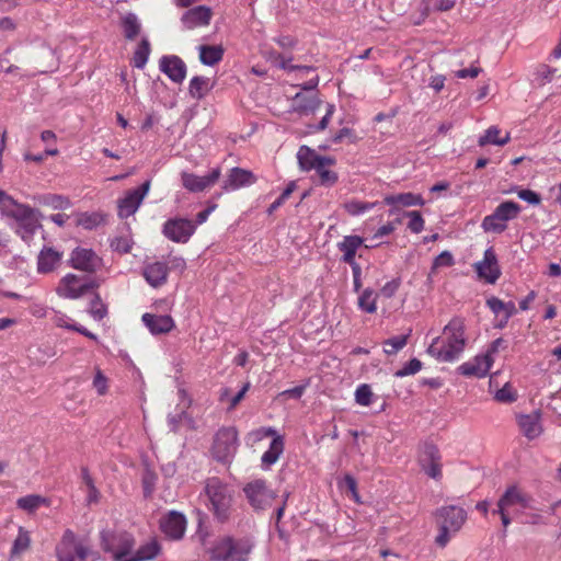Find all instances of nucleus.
I'll return each instance as SVG.
<instances>
[{"instance_id":"nucleus-1","label":"nucleus","mask_w":561,"mask_h":561,"mask_svg":"<svg viewBox=\"0 0 561 561\" xmlns=\"http://www.w3.org/2000/svg\"><path fill=\"white\" fill-rule=\"evenodd\" d=\"M465 319L454 317L443 329V335L435 337L427 352L438 362L453 363L462 354L467 339Z\"/></svg>"},{"instance_id":"nucleus-2","label":"nucleus","mask_w":561,"mask_h":561,"mask_svg":"<svg viewBox=\"0 0 561 561\" xmlns=\"http://www.w3.org/2000/svg\"><path fill=\"white\" fill-rule=\"evenodd\" d=\"M253 543L245 537L222 536L208 549L211 561H248Z\"/></svg>"},{"instance_id":"nucleus-3","label":"nucleus","mask_w":561,"mask_h":561,"mask_svg":"<svg viewBox=\"0 0 561 561\" xmlns=\"http://www.w3.org/2000/svg\"><path fill=\"white\" fill-rule=\"evenodd\" d=\"M204 491L208 500L207 507L214 514V517L219 523L227 522L231 514L233 501L231 488L219 478L213 477L206 480Z\"/></svg>"},{"instance_id":"nucleus-4","label":"nucleus","mask_w":561,"mask_h":561,"mask_svg":"<svg viewBox=\"0 0 561 561\" xmlns=\"http://www.w3.org/2000/svg\"><path fill=\"white\" fill-rule=\"evenodd\" d=\"M439 534L435 542L444 548L450 540L451 535L457 534L467 520V512L456 505L442 506L435 513Z\"/></svg>"},{"instance_id":"nucleus-5","label":"nucleus","mask_w":561,"mask_h":561,"mask_svg":"<svg viewBox=\"0 0 561 561\" xmlns=\"http://www.w3.org/2000/svg\"><path fill=\"white\" fill-rule=\"evenodd\" d=\"M531 507V499L517 486L508 488L505 493L497 501V507L493 514H499L504 527V535L506 528L511 524L510 515H518L524 510Z\"/></svg>"},{"instance_id":"nucleus-6","label":"nucleus","mask_w":561,"mask_h":561,"mask_svg":"<svg viewBox=\"0 0 561 561\" xmlns=\"http://www.w3.org/2000/svg\"><path fill=\"white\" fill-rule=\"evenodd\" d=\"M0 210L2 215L11 217L20 222L28 233H33L37 227V216L32 207L18 203L13 197L0 190Z\"/></svg>"},{"instance_id":"nucleus-7","label":"nucleus","mask_w":561,"mask_h":561,"mask_svg":"<svg viewBox=\"0 0 561 561\" xmlns=\"http://www.w3.org/2000/svg\"><path fill=\"white\" fill-rule=\"evenodd\" d=\"M522 208L513 201L501 203L491 215L483 218L481 227L485 232L502 233L507 222L518 217Z\"/></svg>"},{"instance_id":"nucleus-8","label":"nucleus","mask_w":561,"mask_h":561,"mask_svg":"<svg viewBox=\"0 0 561 561\" xmlns=\"http://www.w3.org/2000/svg\"><path fill=\"white\" fill-rule=\"evenodd\" d=\"M99 286L100 283L95 279L68 273L60 278L56 287V294L61 298L76 300Z\"/></svg>"},{"instance_id":"nucleus-9","label":"nucleus","mask_w":561,"mask_h":561,"mask_svg":"<svg viewBox=\"0 0 561 561\" xmlns=\"http://www.w3.org/2000/svg\"><path fill=\"white\" fill-rule=\"evenodd\" d=\"M238 431L233 426L221 427L214 436L211 454L221 462L230 461L237 453Z\"/></svg>"},{"instance_id":"nucleus-10","label":"nucleus","mask_w":561,"mask_h":561,"mask_svg":"<svg viewBox=\"0 0 561 561\" xmlns=\"http://www.w3.org/2000/svg\"><path fill=\"white\" fill-rule=\"evenodd\" d=\"M89 553L88 547L77 540L76 534L71 529L65 530L61 540L56 548L58 561H85Z\"/></svg>"},{"instance_id":"nucleus-11","label":"nucleus","mask_w":561,"mask_h":561,"mask_svg":"<svg viewBox=\"0 0 561 561\" xmlns=\"http://www.w3.org/2000/svg\"><path fill=\"white\" fill-rule=\"evenodd\" d=\"M319 84V77L310 79L302 85V90L310 91L309 93L298 92L291 99L290 108L300 115H309L313 113L320 105L321 101L313 90Z\"/></svg>"},{"instance_id":"nucleus-12","label":"nucleus","mask_w":561,"mask_h":561,"mask_svg":"<svg viewBox=\"0 0 561 561\" xmlns=\"http://www.w3.org/2000/svg\"><path fill=\"white\" fill-rule=\"evenodd\" d=\"M136 540L127 531L117 534H102V547L105 551L112 552L114 560L127 557L135 548Z\"/></svg>"},{"instance_id":"nucleus-13","label":"nucleus","mask_w":561,"mask_h":561,"mask_svg":"<svg viewBox=\"0 0 561 561\" xmlns=\"http://www.w3.org/2000/svg\"><path fill=\"white\" fill-rule=\"evenodd\" d=\"M243 492L251 506L255 510H265L272 504L274 499V492L267 486L266 481L263 479H255L248 482L243 488Z\"/></svg>"},{"instance_id":"nucleus-14","label":"nucleus","mask_w":561,"mask_h":561,"mask_svg":"<svg viewBox=\"0 0 561 561\" xmlns=\"http://www.w3.org/2000/svg\"><path fill=\"white\" fill-rule=\"evenodd\" d=\"M182 186L191 193H202L213 187L221 176V168L216 167L206 175L183 171L180 174Z\"/></svg>"},{"instance_id":"nucleus-15","label":"nucleus","mask_w":561,"mask_h":561,"mask_svg":"<svg viewBox=\"0 0 561 561\" xmlns=\"http://www.w3.org/2000/svg\"><path fill=\"white\" fill-rule=\"evenodd\" d=\"M69 265L85 273H95L103 266V260L91 249L78 247L72 250Z\"/></svg>"},{"instance_id":"nucleus-16","label":"nucleus","mask_w":561,"mask_h":561,"mask_svg":"<svg viewBox=\"0 0 561 561\" xmlns=\"http://www.w3.org/2000/svg\"><path fill=\"white\" fill-rule=\"evenodd\" d=\"M196 225L186 218L169 219L163 225V234L173 242L186 243L194 234Z\"/></svg>"},{"instance_id":"nucleus-17","label":"nucleus","mask_w":561,"mask_h":561,"mask_svg":"<svg viewBox=\"0 0 561 561\" xmlns=\"http://www.w3.org/2000/svg\"><path fill=\"white\" fill-rule=\"evenodd\" d=\"M150 185L151 182L146 181L139 187L126 192L125 196L118 202V216L121 218H128L137 211L148 194Z\"/></svg>"},{"instance_id":"nucleus-18","label":"nucleus","mask_w":561,"mask_h":561,"mask_svg":"<svg viewBox=\"0 0 561 561\" xmlns=\"http://www.w3.org/2000/svg\"><path fill=\"white\" fill-rule=\"evenodd\" d=\"M187 520L184 514L170 511L160 518L159 527L170 540H180L184 537Z\"/></svg>"},{"instance_id":"nucleus-19","label":"nucleus","mask_w":561,"mask_h":561,"mask_svg":"<svg viewBox=\"0 0 561 561\" xmlns=\"http://www.w3.org/2000/svg\"><path fill=\"white\" fill-rule=\"evenodd\" d=\"M419 463L432 479L439 480L442 478V456L435 445L424 444L419 456Z\"/></svg>"},{"instance_id":"nucleus-20","label":"nucleus","mask_w":561,"mask_h":561,"mask_svg":"<svg viewBox=\"0 0 561 561\" xmlns=\"http://www.w3.org/2000/svg\"><path fill=\"white\" fill-rule=\"evenodd\" d=\"M473 266L478 276L489 284H494L501 276V270L493 248L486 249L483 260L477 262Z\"/></svg>"},{"instance_id":"nucleus-21","label":"nucleus","mask_w":561,"mask_h":561,"mask_svg":"<svg viewBox=\"0 0 561 561\" xmlns=\"http://www.w3.org/2000/svg\"><path fill=\"white\" fill-rule=\"evenodd\" d=\"M256 181L257 178L252 171L236 167L229 170L221 188L224 192H232L244 186H250Z\"/></svg>"},{"instance_id":"nucleus-22","label":"nucleus","mask_w":561,"mask_h":561,"mask_svg":"<svg viewBox=\"0 0 561 561\" xmlns=\"http://www.w3.org/2000/svg\"><path fill=\"white\" fill-rule=\"evenodd\" d=\"M213 18V11L209 7L197 5L185 11L181 18V22L186 30L207 26Z\"/></svg>"},{"instance_id":"nucleus-23","label":"nucleus","mask_w":561,"mask_h":561,"mask_svg":"<svg viewBox=\"0 0 561 561\" xmlns=\"http://www.w3.org/2000/svg\"><path fill=\"white\" fill-rule=\"evenodd\" d=\"M493 357L490 354L476 356L472 360L466 362L458 367L461 375L467 377H485L493 365Z\"/></svg>"},{"instance_id":"nucleus-24","label":"nucleus","mask_w":561,"mask_h":561,"mask_svg":"<svg viewBox=\"0 0 561 561\" xmlns=\"http://www.w3.org/2000/svg\"><path fill=\"white\" fill-rule=\"evenodd\" d=\"M160 70L176 83H181L186 76V66L178 56H163L160 59Z\"/></svg>"},{"instance_id":"nucleus-25","label":"nucleus","mask_w":561,"mask_h":561,"mask_svg":"<svg viewBox=\"0 0 561 561\" xmlns=\"http://www.w3.org/2000/svg\"><path fill=\"white\" fill-rule=\"evenodd\" d=\"M62 260V252L50 247L41 250L37 256V272L39 274H48L57 270Z\"/></svg>"},{"instance_id":"nucleus-26","label":"nucleus","mask_w":561,"mask_h":561,"mask_svg":"<svg viewBox=\"0 0 561 561\" xmlns=\"http://www.w3.org/2000/svg\"><path fill=\"white\" fill-rule=\"evenodd\" d=\"M141 320L153 335L169 333L175 327L173 318L167 314L158 316L147 312L142 314Z\"/></svg>"},{"instance_id":"nucleus-27","label":"nucleus","mask_w":561,"mask_h":561,"mask_svg":"<svg viewBox=\"0 0 561 561\" xmlns=\"http://www.w3.org/2000/svg\"><path fill=\"white\" fill-rule=\"evenodd\" d=\"M364 239L356 234L345 236L342 241L336 244L337 250L342 253L341 261L348 264H358L355 261L357 250L363 245Z\"/></svg>"},{"instance_id":"nucleus-28","label":"nucleus","mask_w":561,"mask_h":561,"mask_svg":"<svg viewBox=\"0 0 561 561\" xmlns=\"http://www.w3.org/2000/svg\"><path fill=\"white\" fill-rule=\"evenodd\" d=\"M457 0H422L421 13L417 18L412 16L414 25H421L431 12H446L456 5Z\"/></svg>"},{"instance_id":"nucleus-29","label":"nucleus","mask_w":561,"mask_h":561,"mask_svg":"<svg viewBox=\"0 0 561 561\" xmlns=\"http://www.w3.org/2000/svg\"><path fill=\"white\" fill-rule=\"evenodd\" d=\"M517 424L519 426L520 432L528 439L537 438L542 432L539 412L519 415L517 417Z\"/></svg>"},{"instance_id":"nucleus-30","label":"nucleus","mask_w":561,"mask_h":561,"mask_svg":"<svg viewBox=\"0 0 561 561\" xmlns=\"http://www.w3.org/2000/svg\"><path fill=\"white\" fill-rule=\"evenodd\" d=\"M169 268L163 262L148 264L144 270V277L152 287H159L167 282Z\"/></svg>"},{"instance_id":"nucleus-31","label":"nucleus","mask_w":561,"mask_h":561,"mask_svg":"<svg viewBox=\"0 0 561 561\" xmlns=\"http://www.w3.org/2000/svg\"><path fill=\"white\" fill-rule=\"evenodd\" d=\"M486 306L494 314L503 316L499 324L500 328H503L507 323L508 319L517 312L513 301L504 302L497 297L489 298L486 300Z\"/></svg>"},{"instance_id":"nucleus-32","label":"nucleus","mask_w":561,"mask_h":561,"mask_svg":"<svg viewBox=\"0 0 561 561\" xmlns=\"http://www.w3.org/2000/svg\"><path fill=\"white\" fill-rule=\"evenodd\" d=\"M327 157L319 156L313 149L301 146L297 152L299 167L302 171L314 170Z\"/></svg>"},{"instance_id":"nucleus-33","label":"nucleus","mask_w":561,"mask_h":561,"mask_svg":"<svg viewBox=\"0 0 561 561\" xmlns=\"http://www.w3.org/2000/svg\"><path fill=\"white\" fill-rule=\"evenodd\" d=\"M33 201L45 207H49L51 209L65 210L71 206V203L68 197L60 194H42L33 196Z\"/></svg>"},{"instance_id":"nucleus-34","label":"nucleus","mask_w":561,"mask_h":561,"mask_svg":"<svg viewBox=\"0 0 561 561\" xmlns=\"http://www.w3.org/2000/svg\"><path fill=\"white\" fill-rule=\"evenodd\" d=\"M285 443L283 436H276L272 439L268 449L262 455L261 461L264 468H270L276 463L284 453Z\"/></svg>"},{"instance_id":"nucleus-35","label":"nucleus","mask_w":561,"mask_h":561,"mask_svg":"<svg viewBox=\"0 0 561 561\" xmlns=\"http://www.w3.org/2000/svg\"><path fill=\"white\" fill-rule=\"evenodd\" d=\"M335 164L333 158L327 157L316 169V173L319 178V183L323 186H332L337 182V173L329 169Z\"/></svg>"},{"instance_id":"nucleus-36","label":"nucleus","mask_w":561,"mask_h":561,"mask_svg":"<svg viewBox=\"0 0 561 561\" xmlns=\"http://www.w3.org/2000/svg\"><path fill=\"white\" fill-rule=\"evenodd\" d=\"M383 203L390 206H423L424 199L421 195H415L413 193H400L397 195H387L383 198Z\"/></svg>"},{"instance_id":"nucleus-37","label":"nucleus","mask_w":561,"mask_h":561,"mask_svg":"<svg viewBox=\"0 0 561 561\" xmlns=\"http://www.w3.org/2000/svg\"><path fill=\"white\" fill-rule=\"evenodd\" d=\"M199 60L203 65L215 66L222 60L225 49L221 45H201Z\"/></svg>"},{"instance_id":"nucleus-38","label":"nucleus","mask_w":561,"mask_h":561,"mask_svg":"<svg viewBox=\"0 0 561 561\" xmlns=\"http://www.w3.org/2000/svg\"><path fill=\"white\" fill-rule=\"evenodd\" d=\"M81 478H82V483L84 485V491L87 493L85 504L88 506L99 504L100 500H101V492L96 488L95 482H94L92 476L90 474L88 468L83 467L81 469Z\"/></svg>"},{"instance_id":"nucleus-39","label":"nucleus","mask_w":561,"mask_h":561,"mask_svg":"<svg viewBox=\"0 0 561 561\" xmlns=\"http://www.w3.org/2000/svg\"><path fill=\"white\" fill-rule=\"evenodd\" d=\"M162 551V547L157 538H151L146 543L141 545L136 551L135 556L139 561H151L156 559Z\"/></svg>"},{"instance_id":"nucleus-40","label":"nucleus","mask_w":561,"mask_h":561,"mask_svg":"<svg viewBox=\"0 0 561 561\" xmlns=\"http://www.w3.org/2000/svg\"><path fill=\"white\" fill-rule=\"evenodd\" d=\"M501 130L496 126H491L485 130V134L481 136L478 140L480 147H484L485 145L492 144L497 146L506 145L511 137L510 134L506 133L504 137H500Z\"/></svg>"},{"instance_id":"nucleus-41","label":"nucleus","mask_w":561,"mask_h":561,"mask_svg":"<svg viewBox=\"0 0 561 561\" xmlns=\"http://www.w3.org/2000/svg\"><path fill=\"white\" fill-rule=\"evenodd\" d=\"M16 505L19 508L24 510L28 513L35 512L41 506H48L49 501L48 499L37 495V494H31L23 497H20L16 501Z\"/></svg>"},{"instance_id":"nucleus-42","label":"nucleus","mask_w":561,"mask_h":561,"mask_svg":"<svg viewBox=\"0 0 561 561\" xmlns=\"http://www.w3.org/2000/svg\"><path fill=\"white\" fill-rule=\"evenodd\" d=\"M31 547L30 533L23 527L19 528V534L11 548V558L20 557L22 553L27 551Z\"/></svg>"},{"instance_id":"nucleus-43","label":"nucleus","mask_w":561,"mask_h":561,"mask_svg":"<svg viewBox=\"0 0 561 561\" xmlns=\"http://www.w3.org/2000/svg\"><path fill=\"white\" fill-rule=\"evenodd\" d=\"M210 79L206 77H194L190 82V94L192 98L201 100L210 90Z\"/></svg>"},{"instance_id":"nucleus-44","label":"nucleus","mask_w":561,"mask_h":561,"mask_svg":"<svg viewBox=\"0 0 561 561\" xmlns=\"http://www.w3.org/2000/svg\"><path fill=\"white\" fill-rule=\"evenodd\" d=\"M122 27L125 38L133 41L140 33L141 25L135 14L128 13L122 19Z\"/></svg>"},{"instance_id":"nucleus-45","label":"nucleus","mask_w":561,"mask_h":561,"mask_svg":"<svg viewBox=\"0 0 561 561\" xmlns=\"http://www.w3.org/2000/svg\"><path fill=\"white\" fill-rule=\"evenodd\" d=\"M151 53L150 43L147 38H142L141 42L138 44L136 50L134 51L133 56V66L142 69L149 58V55Z\"/></svg>"},{"instance_id":"nucleus-46","label":"nucleus","mask_w":561,"mask_h":561,"mask_svg":"<svg viewBox=\"0 0 561 561\" xmlns=\"http://www.w3.org/2000/svg\"><path fill=\"white\" fill-rule=\"evenodd\" d=\"M272 58L277 62V66L283 69V70H286L288 72H291V71H301V72H310V71H313V67L311 66H298V65H291V58H286L284 55L279 54V53H272L271 54Z\"/></svg>"},{"instance_id":"nucleus-47","label":"nucleus","mask_w":561,"mask_h":561,"mask_svg":"<svg viewBox=\"0 0 561 561\" xmlns=\"http://www.w3.org/2000/svg\"><path fill=\"white\" fill-rule=\"evenodd\" d=\"M358 307L367 312L375 313L377 310V296L374 290L370 288H366L362 295L358 297Z\"/></svg>"},{"instance_id":"nucleus-48","label":"nucleus","mask_w":561,"mask_h":561,"mask_svg":"<svg viewBox=\"0 0 561 561\" xmlns=\"http://www.w3.org/2000/svg\"><path fill=\"white\" fill-rule=\"evenodd\" d=\"M409 335L410 334L397 335V336H393V337H390V339L386 340L382 343L383 352L387 355H394V354H397L399 351H401L408 344Z\"/></svg>"},{"instance_id":"nucleus-49","label":"nucleus","mask_w":561,"mask_h":561,"mask_svg":"<svg viewBox=\"0 0 561 561\" xmlns=\"http://www.w3.org/2000/svg\"><path fill=\"white\" fill-rule=\"evenodd\" d=\"M376 203L362 202L357 199H352L344 203L343 208L351 216H358L368 211L375 207Z\"/></svg>"},{"instance_id":"nucleus-50","label":"nucleus","mask_w":561,"mask_h":561,"mask_svg":"<svg viewBox=\"0 0 561 561\" xmlns=\"http://www.w3.org/2000/svg\"><path fill=\"white\" fill-rule=\"evenodd\" d=\"M374 397L371 387L367 383L359 385L355 390V402L362 407H369Z\"/></svg>"},{"instance_id":"nucleus-51","label":"nucleus","mask_w":561,"mask_h":561,"mask_svg":"<svg viewBox=\"0 0 561 561\" xmlns=\"http://www.w3.org/2000/svg\"><path fill=\"white\" fill-rule=\"evenodd\" d=\"M517 398V390L510 382H506L494 394V399L500 403H513Z\"/></svg>"},{"instance_id":"nucleus-52","label":"nucleus","mask_w":561,"mask_h":561,"mask_svg":"<svg viewBox=\"0 0 561 561\" xmlns=\"http://www.w3.org/2000/svg\"><path fill=\"white\" fill-rule=\"evenodd\" d=\"M89 313L96 321H101L107 316V306L102 301L99 294H95L91 300Z\"/></svg>"},{"instance_id":"nucleus-53","label":"nucleus","mask_w":561,"mask_h":561,"mask_svg":"<svg viewBox=\"0 0 561 561\" xmlns=\"http://www.w3.org/2000/svg\"><path fill=\"white\" fill-rule=\"evenodd\" d=\"M111 248L122 254L129 253L133 248V240L129 236H117L111 240Z\"/></svg>"},{"instance_id":"nucleus-54","label":"nucleus","mask_w":561,"mask_h":561,"mask_svg":"<svg viewBox=\"0 0 561 561\" xmlns=\"http://www.w3.org/2000/svg\"><path fill=\"white\" fill-rule=\"evenodd\" d=\"M455 264V260L453 254L449 251H443L438 254L434 261L431 268L430 277L440 267H449Z\"/></svg>"},{"instance_id":"nucleus-55","label":"nucleus","mask_w":561,"mask_h":561,"mask_svg":"<svg viewBox=\"0 0 561 561\" xmlns=\"http://www.w3.org/2000/svg\"><path fill=\"white\" fill-rule=\"evenodd\" d=\"M404 216L410 218L408 228L411 230V232L420 233L423 231L425 221L420 211H417V210L405 211Z\"/></svg>"},{"instance_id":"nucleus-56","label":"nucleus","mask_w":561,"mask_h":561,"mask_svg":"<svg viewBox=\"0 0 561 561\" xmlns=\"http://www.w3.org/2000/svg\"><path fill=\"white\" fill-rule=\"evenodd\" d=\"M557 71V68H552L548 65L541 64L536 69V79L539 81L540 84L543 85L552 81Z\"/></svg>"},{"instance_id":"nucleus-57","label":"nucleus","mask_w":561,"mask_h":561,"mask_svg":"<svg viewBox=\"0 0 561 561\" xmlns=\"http://www.w3.org/2000/svg\"><path fill=\"white\" fill-rule=\"evenodd\" d=\"M422 369V362L417 358L410 359L401 369L396 371L397 377L414 375Z\"/></svg>"},{"instance_id":"nucleus-58","label":"nucleus","mask_w":561,"mask_h":561,"mask_svg":"<svg viewBox=\"0 0 561 561\" xmlns=\"http://www.w3.org/2000/svg\"><path fill=\"white\" fill-rule=\"evenodd\" d=\"M51 320L53 323L58 328H65L73 331V327H77V324L72 323V320L66 313L62 312H55Z\"/></svg>"},{"instance_id":"nucleus-59","label":"nucleus","mask_w":561,"mask_h":561,"mask_svg":"<svg viewBox=\"0 0 561 561\" xmlns=\"http://www.w3.org/2000/svg\"><path fill=\"white\" fill-rule=\"evenodd\" d=\"M93 387L100 396H103L107 391V378L103 375L101 369H96L93 379Z\"/></svg>"},{"instance_id":"nucleus-60","label":"nucleus","mask_w":561,"mask_h":561,"mask_svg":"<svg viewBox=\"0 0 561 561\" xmlns=\"http://www.w3.org/2000/svg\"><path fill=\"white\" fill-rule=\"evenodd\" d=\"M344 139H348L350 142L354 144L357 141V136L354 134V131L351 128L344 127L340 129L332 138V141L334 144H340Z\"/></svg>"},{"instance_id":"nucleus-61","label":"nucleus","mask_w":561,"mask_h":561,"mask_svg":"<svg viewBox=\"0 0 561 561\" xmlns=\"http://www.w3.org/2000/svg\"><path fill=\"white\" fill-rule=\"evenodd\" d=\"M400 285V279L394 278L382 286V288L380 289V294L386 298H391L398 291Z\"/></svg>"},{"instance_id":"nucleus-62","label":"nucleus","mask_w":561,"mask_h":561,"mask_svg":"<svg viewBox=\"0 0 561 561\" xmlns=\"http://www.w3.org/2000/svg\"><path fill=\"white\" fill-rule=\"evenodd\" d=\"M517 195L520 199H523L531 205H539L541 202L540 195L531 190H519L517 192Z\"/></svg>"},{"instance_id":"nucleus-63","label":"nucleus","mask_w":561,"mask_h":561,"mask_svg":"<svg viewBox=\"0 0 561 561\" xmlns=\"http://www.w3.org/2000/svg\"><path fill=\"white\" fill-rule=\"evenodd\" d=\"M400 224L401 220L396 219L394 221L387 222L386 225L379 227L374 234V239L391 234Z\"/></svg>"},{"instance_id":"nucleus-64","label":"nucleus","mask_w":561,"mask_h":561,"mask_svg":"<svg viewBox=\"0 0 561 561\" xmlns=\"http://www.w3.org/2000/svg\"><path fill=\"white\" fill-rule=\"evenodd\" d=\"M482 72V69L480 67H477L474 65H471L468 69H460L455 72V76L459 79H466V78H477Z\"/></svg>"}]
</instances>
